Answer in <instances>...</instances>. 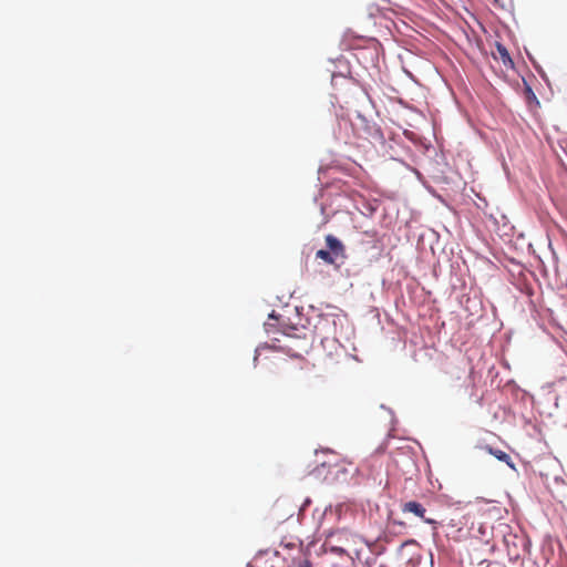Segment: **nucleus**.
<instances>
[{
    "mask_svg": "<svg viewBox=\"0 0 567 567\" xmlns=\"http://www.w3.org/2000/svg\"><path fill=\"white\" fill-rule=\"evenodd\" d=\"M360 537L347 528L331 529L324 535L323 547L327 550L342 555L347 553V547L355 545Z\"/></svg>",
    "mask_w": 567,
    "mask_h": 567,
    "instance_id": "1",
    "label": "nucleus"
},
{
    "mask_svg": "<svg viewBox=\"0 0 567 567\" xmlns=\"http://www.w3.org/2000/svg\"><path fill=\"white\" fill-rule=\"evenodd\" d=\"M401 511L404 514L410 513V514L415 515L416 517L421 518L424 523L432 525L434 528L437 525V522L435 519H432V518H429L425 516L426 509L419 502L410 501V502L403 503L401 506Z\"/></svg>",
    "mask_w": 567,
    "mask_h": 567,
    "instance_id": "2",
    "label": "nucleus"
},
{
    "mask_svg": "<svg viewBox=\"0 0 567 567\" xmlns=\"http://www.w3.org/2000/svg\"><path fill=\"white\" fill-rule=\"evenodd\" d=\"M326 244L336 258H346L344 245L337 237H334L333 235H327Z\"/></svg>",
    "mask_w": 567,
    "mask_h": 567,
    "instance_id": "3",
    "label": "nucleus"
},
{
    "mask_svg": "<svg viewBox=\"0 0 567 567\" xmlns=\"http://www.w3.org/2000/svg\"><path fill=\"white\" fill-rule=\"evenodd\" d=\"M265 329L268 333L275 332L276 330H281L284 334H289L286 328L282 327L279 317L271 313L268 320L265 322Z\"/></svg>",
    "mask_w": 567,
    "mask_h": 567,
    "instance_id": "4",
    "label": "nucleus"
},
{
    "mask_svg": "<svg viewBox=\"0 0 567 567\" xmlns=\"http://www.w3.org/2000/svg\"><path fill=\"white\" fill-rule=\"evenodd\" d=\"M496 50L498 58L502 60L503 64L505 66H513V60L511 59L507 49L503 44L496 43Z\"/></svg>",
    "mask_w": 567,
    "mask_h": 567,
    "instance_id": "5",
    "label": "nucleus"
},
{
    "mask_svg": "<svg viewBox=\"0 0 567 567\" xmlns=\"http://www.w3.org/2000/svg\"><path fill=\"white\" fill-rule=\"evenodd\" d=\"M316 257L318 259L323 260L324 262L332 265L334 264L336 257L332 255L330 250L320 249L316 252Z\"/></svg>",
    "mask_w": 567,
    "mask_h": 567,
    "instance_id": "6",
    "label": "nucleus"
},
{
    "mask_svg": "<svg viewBox=\"0 0 567 567\" xmlns=\"http://www.w3.org/2000/svg\"><path fill=\"white\" fill-rule=\"evenodd\" d=\"M486 450L488 451V453L493 454L497 460L499 461H503V462H506L507 464H511V456L502 451V450H493L492 447H486Z\"/></svg>",
    "mask_w": 567,
    "mask_h": 567,
    "instance_id": "7",
    "label": "nucleus"
},
{
    "mask_svg": "<svg viewBox=\"0 0 567 567\" xmlns=\"http://www.w3.org/2000/svg\"><path fill=\"white\" fill-rule=\"evenodd\" d=\"M298 567H310V563H309L308 558L301 553L298 558Z\"/></svg>",
    "mask_w": 567,
    "mask_h": 567,
    "instance_id": "8",
    "label": "nucleus"
},
{
    "mask_svg": "<svg viewBox=\"0 0 567 567\" xmlns=\"http://www.w3.org/2000/svg\"><path fill=\"white\" fill-rule=\"evenodd\" d=\"M293 515V508H290L288 512L284 513L282 515L277 516V519L279 522H284L287 518L291 517Z\"/></svg>",
    "mask_w": 567,
    "mask_h": 567,
    "instance_id": "9",
    "label": "nucleus"
},
{
    "mask_svg": "<svg viewBox=\"0 0 567 567\" xmlns=\"http://www.w3.org/2000/svg\"><path fill=\"white\" fill-rule=\"evenodd\" d=\"M282 504H280L279 502H277L274 507H272V512H277L280 507H281Z\"/></svg>",
    "mask_w": 567,
    "mask_h": 567,
    "instance_id": "10",
    "label": "nucleus"
}]
</instances>
